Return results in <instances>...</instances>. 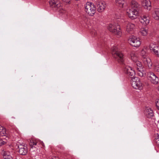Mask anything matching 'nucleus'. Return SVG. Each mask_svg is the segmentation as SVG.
<instances>
[{"label": "nucleus", "instance_id": "1", "mask_svg": "<svg viewBox=\"0 0 159 159\" xmlns=\"http://www.w3.org/2000/svg\"><path fill=\"white\" fill-rule=\"evenodd\" d=\"M112 57L118 62L122 63L124 60V56L118 47L116 46L111 48Z\"/></svg>", "mask_w": 159, "mask_h": 159}, {"label": "nucleus", "instance_id": "2", "mask_svg": "<svg viewBox=\"0 0 159 159\" xmlns=\"http://www.w3.org/2000/svg\"><path fill=\"white\" fill-rule=\"evenodd\" d=\"M85 11L90 16H93L96 11V8L93 3L88 2L85 6Z\"/></svg>", "mask_w": 159, "mask_h": 159}, {"label": "nucleus", "instance_id": "3", "mask_svg": "<svg viewBox=\"0 0 159 159\" xmlns=\"http://www.w3.org/2000/svg\"><path fill=\"white\" fill-rule=\"evenodd\" d=\"M108 29L110 32L119 37L120 36L121 34L119 25L118 24H116V23H113V24H110L108 27Z\"/></svg>", "mask_w": 159, "mask_h": 159}, {"label": "nucleus", "instance_id": "4", "mask_svg": "<svg viewBox=\"0 0 159 159\" xmlns=\"http://www.w3.org/2000/svg\"><path fill=\"white\" fill-rule=\"evenodd\" d=\"M147 75L149 80L152 83L154 84H158L159 79L151 71L148 72L147 73Z\"/></svg>", "mask_w": 159, "mask_h": 159}, {"label": "nucleus", "instance_id": "5", "mask_svg": "<svg viewBox=\"0 0 159 159\" xmlns=\"http://www.w3.org/2000/svg\"><path fill=\"white\" fill-rule=\"evenodd\" d=\"M126 13L129 17L132 20L137 18L139 16V10L134 8L127 10Z\"/></svg>", "mask_w": 159, "mask_h": 159}, {"label": "nucleus", "instance_id": "6", "mask_svg": "<svg viewBox=\"0 0 159 159\" xmlns=\"http://www.w3.org/2000/svg\"><path fill=\"white\" fill-rule=\"evenodd\" d=\"M128 40L130 45L134 47H138L141 44L139 39L134 36H131Z\"/></svg>", "mask_w": 159, "mask_h": 159}, {"label": "nucleus", "instance_id": "7", "mask_svg": "<svg viewBox=\"0 0 159 159\" xmlns=\"http://www.w3.org/2000/svg\"><path fill=\"white\" fill-rule=\"evenodd\" d=\"M131 85L135 89L141 90L143 88V84L139 78L136 77L132 82Z\"/></svg>", "mask_w": 159, "mask_h": 159}, {"label": "nucleus", "instance_id": "8", "mask_svg": "<svg viewBox=\"0 0 159 159\" xmlns=\"http://www.w3.org/2000/svg\"><path fill=\"white\" fill-rule=\"evenodd\" d=\"M40 141L36 139H31L30 140L29 144L31 148L38 149L40 147Z\"/></svg>", "mask_w": 159, "mask_h": 159}, {"label": "nucleus", "instance_id": "9", "mask_svg": "<svg viewBox=\"0 0 159 159\" xmlns=\"http://www.w3.org/2000/svg\"><path fill=\"white\" fill-rule=\"evenodd\" d=\"M18 148V151L19 154L23 155H26L28 152V149L27 146L25 144L19 145Z\"/></svg>", "mask_w": 159, "mask_h": 159}, {"label": "nucleus", "instance_id": "10", "mask_svg": "<svg viewBox=\"0 0 159 159\" xmlns=\"http://www.w3.org/2000/svg\"><path fill=\"white\" fill-rule=\"evenodd\" d=\"M124 71L127 76L129 77H130V76H134L135 74L134 70L131 67L128 66H126L125 67Z\"/></svg>", "mask_w": 159, "mask_h": 159}, {"label": "nucleus", "instance_id": "11", "mask_svg": "<svg viewBox=\"0 0 159 159\" xmlns=\"http://www.w3.org/2000/svg\"><path fill=\"white\" fill-rule=\"evenodd\" d=\"M124 25L126 27V31L129 33L132 32L135 27L134 24L126 21L125 22Z\"/></svg>", "mask_w": 159, "mask_h": 159}, {"label": "nucleus", "instance_id": "12", "mask_svg": "<svg viewBox=\"0 0 159 159\" xmlns=\"http://www.w3.org/2000/svg\"><path fill=\"white\" fill-rule=\"evenodd\" d=\"M139 20L140 22L144 25L148 24L150 22V17L146 15L140 17Z\"/></svg>", "mask_w": 159, "mask_h": 159}, {"label": "nucleus", "instance_id": "13", "mask_svg": "<svg viewBox=\"0 0 159 159\" xmlns=\"http://www.w3.org/2000/svg\"><path fill=\"white\" fill-rule=\"evenodd\" d=\"M97 10L99 12L103 11L106 7V5L104 2H98L97 5Z\"/></svg>", "mask_w": 159, "mask_h": 159}, {"label": "nucleus", "instance_id": "14", "mask_svg": "<svg viewBox=\"0 0 159 159\" xmlns=\"http://www.w3.org/2000/svg\"><path fill=\"white\" fill-rule=\"evenodd\" d=\"M50 7L52 8H58L61 7L60 2L57 0H50L49 2Z\"/></svg>", "mask_w": 159, "mask_h": 159}, {"label": "nucleus", "instance_id": "15", "mask_svg": "<svg viewBox=\"0 0 159 159\" xmlns=\"http://www.w3.org/2000/svg\"><path fill=\"white\" fill-rule=\"evenodd\" d=\"M144 65L148 66L149 68H151L152 66V63L150 59L148 57H145L143 59Z\"/></svg>", "mask_w": 159, "mask_h": 159}, {"label": "nucleus", "instance_id": "16", "mask_svg": "<svg viewBox=\"0 0 159 159\" xmlns=\"http://www.w3.org/2000/svg\"><path fill=\"white\" fill-rule=\"evenodd\" d=\"M141 3L145 9L148 10L150 9L151 3L149 0H142Z\"/></svg>", "mask_w": 159, "mask_h": 159}, {"label": "nucleus", "instance_id": "17", "mask_svg": "<svg viewBox=\"0 0 159 159\" xmlns=\"http://www.w3.org/2000/svg\"><path fill=\"white\" fill-rule=\"evenodd\" d=\"M145 113L146 116L148 118H151L153 116V111L149 107H146L145 110Z\"/></svg>", "mask_w": 159, "mask_h": 159}, {"label": "nucleus", "instance_id": "18", "mask_svg": "<svg viewBox=\"0 0 159 159\" xmlns=\"http://www.w3.org/2000/svg\"><path fill=\"white\" fill-rule=\"evenodd\" d=\"M137 70V74L140 77H143L145 74V73L143 70V66L141 65V66H135Z\"/></svg>", "mask_w": 159, "mask_h": 159}, {"label": "nucleus", "instance_id": "19", "mask_svg": "<svg viewBox=\"0 0 159 159\" xmlns=\"http://www.w3.org/2000/svg\"><path fill=\"white\" fill-rule=\"evenodd\" d=\"M131 8L139 10V5L138 3L135 0H132L130 2Z\"/></svg>", "mask_w": 159, "mask_h": 159}, {"label": "nucleus", "instance_id": "20", "mask_svg": "<svg viewBox=\"0 0 159 159\" xmlns=\"http://www.w3.org/2000/svg\"><path fill=\"white\" fill-rule=\"evenodd\" d=\"M152 16L156 20H159V9L155 10L152 14Z\"/></svg>", "mask_w": 159, "mask_h": 159}, {"label": "nucleus", "instance_id": "21", "mask_svg": "<svg viewBox=\"0 0 159 159\" xmlns=\"http://www.w3.org/2000/svg\"><path fill=\"white\" fill-rule=\"evenodd\" d=\"M130 56L132 60L133 61H135L137 60V54L136 52L134 51H132L130 53Z\"/></svg>", "mask_w": 159, "mask_h": 159}, {"label": "nucleus", "instance_id": "22", "mask_svg": "<svg viewBox=\"0 0 159 159\" xmlns=\"http://www.w3.org/2000/svg\"><path fill=\"white\" fill-rule=\"evenodd\" d=\"M1 153L3 156V157H8L9 156H11V153L9 151L6 150H2Z\"/></svg>", "mask_w": 159, "mask_h": 159}, {"label": "nucleus", "instance_id": "23", "mask_svg": "<svg viewBox=\"0 0 159 159\" xmlns=\"http://www.w3.org/2000/svg\"><path fill=\"white\" fill-rule=\"evenodd\" d=\"M125 0H115V2L117 5L122 8L125 2Z\"/></svg>", "mask_w": 159, "mask_h": 159}, {"label": "nucleus", "instance_id": "24", "mask_svg": "<svg viewBox=\"0 0 159 159\" xmlns=\"http://www.w3.org/2000/svg\"><path fill=\"white\" fill-rule=\"evenodd\" d=\"M6 129L4 127L0 125V135L3 136H6Z\"/></svg>", "mask_w": 159, "mask_h": 159}, {"label": "nucleus", "instance_id": "25", "mask_svg": "<svg viewBox=\"0 0 159 159\" xmlns=\"http://www.w3.org/2000/svg\"><path fill=\"white\" fill-rule=\"evenodd\" d=\"M158 47L155 43H152L150 44L149 48L151 51L153 52L154 49H156Z\"/></svg>", "mask_w": 159, "mask_h": 159}, {"label": "nucleus", "instance_id": "26", "mask_svg": "<svg viewBox=\"0 0 159 159\" xmlns=\"http://www.w3.org/2000/svg\"><path fill=\"white\" fill-rule=\"evenodd\" d=\"M153 67L155 71L159 72V63L155 62L153 65Z\"/></svg>", "mask_w": 159, "mask_h": 159}, {"label": "nucleus", "instance_id": "27", "mask_svg": "<svg viewBox=\"0 0 159 159\" xmlns=\"http://www.w3.org/2000/svg\"><path fill=\"white\" fill-rule=\"evenodd\" d=\"M147 49L146 48H143L141 51V54L143 57V59L145 57H148L146 55Z\"/></svg>", "mask_w": 159, "mask_h": 159}, {"label": "nucleus", "instance_id": "28", "mask_svg": "<svg viewBox=\"0 0 159 159\" xmlns=\"http://www.w3.org/2000/svg\"><path fill=\"white\" fill-rule=\"evenodd\" d=\"M148 30L147 28H143L141 29L140 32L143 35L145 36L147 34Z\"/></svg>", "mask_w": 159, "mask_h": 159}, {"label": "nucleus", "instance_id": "29", "mask_svg": "<svg viewBox=\"0 0 159 159\" xmlns=\"http://www.w3.org/2000/svg\"><path fill=\"white\" fill-rule=\"evenodd\" d=\"M154 54L159 57V47L157 48L156 49H154L153 52Z\"/></svg>", "mask_w": 159, "mask_h": 159}, {"label": "nucleus", "instance_id": "30", "mask_svg": "<svg viewBox=\"0 0 159 159\" xmlns=\"http://www.w3.org/2000/svg\"><path fill=\"white\" fill-rule=\"evenodd\" d=\"M122 18V15L119 13H116L115 14V18L116 19H120Z\"/></svg>", "mask_w": 159, "mask_h": 159}, {"label": "nucleus", "instance_id": "31", "mask_svg": "<svg viewBox=\"0 0 159 159\" xmlns=\"http://www.w3.org/2000/svg\"><path fill=\"white\" fill-rule=\"evenodd\" d=\"M155 141L157 143V141H159V134L158 133L155 134Z\"/></svg>", "mask_w": 159, "mask_h": 159}, {"label": "nucleus", "instance_id": "32", "mask_svg": "<svg viewBox=\"0 0 159 159\" xmlns=\"http://www.w3.org/2000/svg\"><path fill=\"white\" fill-rule=\"evenodd\" d=\"M134 62H135V65H136L135 66H141V65H142L141 63L139 61H138V59H137V60L134 61Z\"/></svg>", "mask_w": 159, "mask_h": 159}, {"label": "nucleus", "instance_id": "33", "mask_svg": "<svg viewBox=\"0 0 159 159\" xmlns=\"http://www.w3.org/2000/svg\"><path fill=\"white\" fill-rule=\"evenodd\" d=\"M6 140L5 139L3 140L1 139H0V145L2 146L6 144Z\"/></svg>", "mask_w": 159, "mask_h": 159}, {"label": "nucleus", "instance_id": "34", "mask_svg": "<svg viewBox=\"0 0 159 159\" xmlns=\"http://www.w3.org/2000/svg\"><path fill=\"white\" fill-rule=\"evenodd\" d=\"M156 104L157 109L159 110V99L156 101Z\"/></svg>", "mask_w": 159, "mask_h": 159}, {"label": "nucleus", "instance_id": "35", "mask_svg": "<svg viewBox=\"0 0 159 159\" xmlns=\"http://www.w3.org/2000/svg\"><path fill=\"white\" fill-rule=\"evenodd\" d=\"M59 11L61 13H64L65 12V10L63 8H59Z\"/></svg>", "mask_w": 159, "mask_h": 159}, {"label": "nucleus", "instance_id": "36", "mask_svg": "<svg viewBox=\"0 0 159 159\" xmlns=\"http://www.w3.org/2000/svg\"><path fill=\"white\" fill-rule=\"evenodd\" d=\"M3 158L4 159H13L11 156H9L8 157H7Z\"/></svg>", "mask_w": 159, "mask_h": 159}, {"label": "nucleus", "instance_id": "37", "mask_svg": "<svg viewBox=\"0 0 159 159\" xmlns=\"http://www.w3.org/2000/svg\"><path fill=\"white\" fill-rule=\"evenodd\" d=\"M33 159H41V158L39 155H37L34 157Z\"/></svg>", "mask_w": 159, "mask_h": 159}, {"label": "nucleus", "instance_id": "38", "mask_svg": "<svg viewBox=\"0 0 159 159\" xmlns=\"http://www.w3.org/2000/svg\"><path fill=\"white\" fill-rule=\"evenodd\" d=\"M63 2L66 3H69L70 1L69 0H62Z\"/></svg>", "mask_w": 159, "mask_h": 159}, {"label": "nucleus", "instance_id": "39", "mask_svg": "<svg viewBox=\"0 0 159 159\" xmlns=\"http://www.w3.org/2000/svg\"><path fill=\"white\" fill-rule=\"evenodd\" d=\"M91 33L92 34H94V35H95L96 34V32L94 30H93L92 31Z\"/></svg>", "mask_w": 159, "mask_h": 159}, {"label": "nucleus", "instance_id": "40", "mask_svg": "<svg viewBox=\"0 0 159 159\" xmlns=\"http://www.w3.org/2000/svg\"><path fill=\"white\" fill-rule=\"evenodd\" d=\"M40 142L41 143H40V147H41V145L42 146H44V143H43V142L40 141Z\"/></svg>", "mask_w": 159, "mask_h": 159}, {"label": "nucleus", "instance_id": "41", "mask_svg": "<svg viewBox=\"0 0 159 159\" xmlns=\"http://www.w3.org/2000/svg\"><path fill=\"white\" fill-rule=\"evenodd\" d=\"M60 148L62 150H64L65 149V148L62 146H60Z\"/></svg>", "mask_w": 159, "mask_h": 159}, {"label": "nucleus", "instance_id": "42", "mask_svg": "<svg viewBox=\"0 0 159 159\" xmlns=\"http://www.w3.org/2000/svg\"><path fill=\"white\" fill-rule=\"evenodd\" d=\"M51 159H59V158L57 157H53V158H52Z\"/></svg>", "mask_w": 159, "mask_h": 159}, {"label": "nucleus", "instance_id": "43", "mask_svg": "<svg viewBox=\"0 0 159 159\" xmlns=\"http://www.w3.org/2000/svg\"><path fill=\"white\" fill-rule=\"evenodd\" d=\"M158 90H159V88H158Z\"/></svg>", "mask_w": 159, "mask_h": 159}, {"label": "nucleus", "instance_id": "44", "mask_svg": "<svg viewBox=\"0 0 159 159\" xmlns=\"http://www.w3.org/2000/svg\"><path fill=\"white\" fill-rule=\"evenodd\" d=\"M16 159H20L19 158V159H17V158H16Z\"/></svg>", "mask_w": 159, "mask_h": 159}]
</instances>
